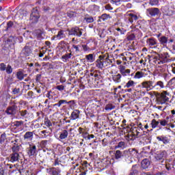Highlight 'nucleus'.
I'll list each match as a JSON object with an SVG mask.
<instances>
[{
    "label": "nucleus",
    "mask_w": 175,
    "mask_h": 175,
    "mask_svg": "<svg viewBox=\"0 0 175 175\" xmlns=\"http://www.w3.org/2000/svg\"><path fill=\"white\" fill-rule=\"evenodd\" d=\"M146 14L148 17H158L157 20H159L161 13L158 8H150L146 10Z\"/></svg>",
    "instance_id": "1"
},
{
    "label": "nucleus",
    "mask_w": 175,
    "mask_h": 175,
    "mask_svg": "<svg viewBox=\"0 0 175 175\" xmlns=\"http://www.w3.org/2000/svg\"><path fill=\"white\" fill-rule=\"evenodd\" d=\"M17 40L16 36H10L5 41V47L8 50H14V44Z\"/></svg>",
    "instance_id": "2"
},
{
    "label": "nucleus",
    "mask_w": 175,
    "mask_h": 175,
    "mask_svg": "<svg viewBox=\"0 0 175 175\" xmlns=\"http://www.w3.org/2000/svg\"><path fill=\"white\" fill-rule=\"evenodd\" d=\"M169 53H164L159 55V57H154V62L157 64L158 65H161V64H166L169 61Z\"/></svg>",
    "instance_id": "3"
},
{
    "label": "nucleus",
    "mask_w": 175,
    "mask_h": 175,
    "mask_svg": "<svg viewBox=\"0 0 175 175\" xmlns=\"http://www.w3.org/2000/svg\"><path fill=\"white\" fill-rule=\"evenodd\" d=\"M39 18H40L39 10H38V8H33L30 15V21H31V23L35 24L36 23H38V21H39Z\"/></svg>",
    "instance_id": "4"
},
{
    "label": "nucleus",
    "mask_w": 175,
    "mask_h": 175,
    "mask_svg": "<svg viewBox=\"0 0 175 175\" xmlns=\"http://www.w3.org/2000/svg\"><path fill=\"white\" fill-rule=\"evenodd\" d=\"M169 92L164 91L161 94L160 96L157 97V102L160 105H165L167 102H169Z\"/></svg>",
    "instance_id": "5"
},
{
    "label": "nucleus",
    "mask_w": 175,
    "mask_h": 175,
    "mask_svg": "<svg viewBox=\"0 0 175 175\" xmlns=\"http://www.w3.org/2000/svg\"><path fill=\"white\" fill-rule=\"evenodd\" d=\"M154 81H144L141 83L142 88H145L146 91H151L154 90Z\"/></svg>",
    "instance_id": "6"
},
{
    "label": "nucleus",
    "mask_w": 175,
    "mask_h": 175,
    "mask_svg": "<svg viewBox=\"0 0 175 175\" xmlns=\"http://www.w3.org/2000/svg\"><path fill=\"white\" fill-rule=\"evenodd\" d=\"M83 29H80L79 27H72L69 31L70 35H73L74 36H77L78 38H80L81 35H83Z\"/></svg>",
    "instance_id": "7"
},
{
    "label": "nucleus",
    "mask_w": 175,
    "mask_h": 175,
    "mask_svg": "<svg viewBox=\"0 0 175 175\" xmlns=\"http://www.w3.org/2000/svg\"><path fill=\"white\" fill-rule=\"evenodd\" d=\"M166 155H167L166 150H161L156 153L154 158L157 161H161V163H163V161H165V159L166 158Z\"/></svg>",
    "instance_id": "8"
},
{
    "label": "nucleus",
    "mask_w": 175,
    "mask_h": 175,
    "mask_svg": "<svg viewBox=\"0 0 175 175\" xmlns=\"http://www.w3.org/2000/svg\"><path fill=\"white\" fill-rule=\"evenodd\" d=\"M18 107L16 105H13L11 106L8 107L7 109L5 110L6 114L8 116H16L17 114V109Z\"/></svg>",
    "instance_id": "9"
},
{
    "label": "nucleus",
    "mask_w": 175,
    "mask_h": 175,
    "mask_svg": "<svg viewBox=\"0 0 175 175\" xmlns=\"http://www.w3.org/2000/svg\"><path fill=\"white\" fill-rule=\"evenodd\" d=\"M36 145H29V147L27 148V155L29 157H35L36 155Z\"/></svg>",
    "instance_id": "10"
},
{
    "label": "nucleus",
    "mask_w": 175,
    "mask_h": 175,
    "mask_svg": "<svg viewBox=\"0 0 175 175\" xmlns=\"http://www.w3.org/2000/svg\"><path fill=\"white\" fill-rule=\"evenodd\" d=\"M141 131L140 129H137V127L131 128L130 136L131 137H140L142 136Z\"/></svg>",
    "instance_id": "11"
},
{
    "label": "nucleus",
    "mask_w": 175,
    "mask_h": 175,
    "mask_svg": "<svg viewBox=\"0 0 175 175\" xmlns=\"http://www.w3.org/2000/svg\"><path fill=\"white\" fill-rule=\"evenodd\" d=\"M20 159V154L18 152H12L10 155V162L14 163V162H18Z\"/></svg>",
    "instance_id": "12"
},
{
    "label": "nucleus",
    "mask_w": 175,
    "mask_h": 175,
    "mask_svg": "<svg viewBox=\"0 0 175 175\" xmlns=\"http://www.w3.org/2000/svg\"><path fill=\"white\" fill-rule=\"evenodd\" d=\"M29 116V112L27 109L19 111L17 114L18 118L20 120H24V118H27Z\"/></svg>",
    "instance_id": "13"
},
{
    "label": "nucleus",
    "mask_w": 175,
    "mask_h": 175,
    "mask_svg": "<svg viewBox=\"0 0 175 175\" xmlns=\"http://www.w3.org/2000/svg\"><path fill=\"white\" fill-rule=\"evenodd\" d=\"M121 76L123 77H126L128 76H131V70L129 69H126L125 68V66H122L120 68V70H119Z\"/></svg>",
    "instance_id": "14"
},
{
    "label": "nucleus",
    "mask_w": 175,
    "mask_h": 175,
    "mask_svg": "<svg viewBox=\"0 0 175 175\" xmlns=\"http://www.w3.org/2000/svg\"><path fill=\"white\" fill-rule=\"evenodd\" d=\"M158 142H162L163 144H169L170 139L166 135H159L157 137Z\"/></svg>",
    "instance_id": "15"
},
{
    "label": "nucleus",
    "mask_w": 175,
    "mask_h": 175,
    "mask_svg": "<svg viewBox=\"0 0 175 175\" xmlns=\"http://www.w3.org/2000/svg\"><path fill=\"white\" fill-rule=\"evenodd\" d=\"M65 33L63 30H60L58 31L57 34L54 36L52 39L55 40H61V39H64L66 38Z\"/></svg>",
    "instance_id": "16"
},
{
    "label": "nucleus",
    "mask_w": 175,
    "mask_h": 175,
    "mask_svg": "<svg viewBox=\"0 0 175 175\" xmlns=\"http://www.w3.org/2000/svg\"><path fill=\"white\" fill-rule=\"evenodd\" d=\"M127 16H128L129 21L131 24H135V23H136V21H137V18H139L137 17V15L133 14V13L127 14Z\"/></svg>",
    "instance_id": "17"
},
{
    "label": "nucleus",
    "mask_w": 175,
    "mask_h": 175,
    "mask_svg": "<svg viewBox=\"0 0 175 175\" xmlns=\"http://www.w3.org/2000/svg\"><path fill=\"white\" fill-rule=\"evenodd\" d=\"M47 173L51 175H61V170L55 167L48 168Z\"/></svg>",
    "instance_id": "18"
},
{
    "label": "nucleus",
    "mask_w": 175,
    "mask_h": 175,
    "mask_svg": "<svg viewBox=\"0 0 175 175\" xmlns=\"http://www.w3.org/2000/svg\"><path fill=\"white\" fill-rule=\"evenodd\" d=\"M35 35L38 40L44 39V31L41 29L36 30Z\"/></svg>",
    "instance_id": "19"
},
{
    "label": "nucleus",
    "mask_w": 175,
    "mask_h": 175,
    "mask_svg": "<svg viewBox=\"0 0 175 175\" xmlns=\"http://www.w3.org/2000/svg\"><path fill=\"white\" fill-rule=\"evenodd\" d=\"M133 33H131L127 36L128 40H133L136 38V36H139L137 33H140V30L139 29H136L133 30Z\"/></svg>",
    "instance_id": "20"
},
{
    "label": "nucleus",
    "mask_w": 175,
    "mask_h": 175,
    "mask_svg": "<svg viewBox=\"0 0 175 175\" xmlns=\"http://www.w3.org/2000/svg\"><path fill=\"white\" fill-rule=\"evenodd\" d=\"M165 88V83H163V81H159L157 82H154V90H162Z\"/></svg>",
    "instance_id": "21"
},
{
    "label": "nucleus",
    "mask_w": 175,
    "mask_h": 175,
    "mask_svg": "<svg viewBox=\"0 0 175 175\" xmlns=\"http://www.w3.org/2000/svg\"><path fill=\"white\" fill-rule=\"evenodd\" d=\"M139 174V165H133L130 170L129 175H137Z\"/></svg>",
    "instance_id": "22"
},
{
    "label": "nucleus",
    "mask_w": 175,
    "mask_h": 175,
    "mask_svg": "<svg viewBox=\"0 0 175 175\" xmlns=\"http://www.w3.org/2000/svg\"><path fill=\"white\" fill-rule=\"evenodd\" d=\"M80 118V111L79 109H75L71 113L70 117V120H75Z\"/></svg>",
    "instance_id": "23"
},
{
    "label": "nucleus",
    "mask_w": 175,
    "mask_h": 175,
    "mask_svg": "<svg viewBox=\"0 0 175 175\" xmlns=\"http://www.w3.org/2000/svg\"><path fill=\"white\" fill-rule=\"evenodd\" d=\"M150 165H151V161H150V159H144L141 163L142 169H148Z\"/></svg>",
    "instance_id": "24"
},
{
    "label": "nucleus",
    "mask_w": 175,
    "mask_h": 175,
    "mask_svg": "<svg viewBox=\"0 0 175 175\" xmlns=\"http://www.w3.org/2000/svg\"><path fill=\"white\" fill-rule=\"evenodd\" d=\"M32 53V50L31 49V46L26 45L22 50V53H23L25 57H29V54Z\"/></svg>",
    "instance_id": "25"
},
{
    "label": "nucleus",
    "mask_w": 175,
    "mask_h": 175,
    "mask_svg": "<svg viewBox=\"0 0 175 175\" xmlns=\"http://www.w3.org/2000/svg\"><path fill=\"white\" fill-rule=\"evenodd\" d=\"M146 43L149 47L155 46H157V40L154 38H147Z\"/></svg>",
    "instance_id": "26"
},
{
    "label": "nucleus",
    "mask_w": 175,
    "mask_h": 175,
    "mask_svg": "<svg viewBox=\"0 0 175 175\" xmlns=\"http://www.w3.org/2000/svg\"><path fill=\"white\" fill-rule=\"evenodd\" d=\"M27 75H24V72L21 70H19L16 72V79H18V80H20V81L24 80V77H25Z\"/></svg>",
    "instance_id": "27"
},
{
    "label": "nucleus",
    "mask_w": 175,
    "mask_h": 175,
    "mask_svg": "<svg viewBox=\"0 0 175 175\" xmlns=\"http://www.w3.org/2000/svg\"><path fill=\"white\" fill-rule=\"evenodd\" d=\"M68 135L69 133H68V131L62 130L60 133L59 138L60 139V140H64L68 137Z\"/></svg>",
    "instance_id": "28"
},
{
    "label": "nucleus",
    "mask_w": 175,
    "mask_h": 175,
    "mask_svg": "<svg viewBox=\"0 0 175 175\" xmlns=\"http://www.w3.org/2000/svg\"><path fill=\"white\" fill-rule=\"evenodd\" d=\"M159 41L160 42L161 44H163V46H167L168 39L166 36H161L159 38Z\"/></svg>",
    "instance_id": "29"
},
{
    "label": "nucleus",
    "mask_w": 175,
    "mask_h": 175,
    "mask_svg": "<svg viewBox=\"0 0 175 175\" xmlns=\"http://www.w3.org/2000/svg\"><path fill=\"white\" fill-rule=\"evenodd\" d=\"M70 58H72V53H66L64 55H63L62 57V60L64 61V62H68V61H69V59H70Z\"/></svg>",
    "instance_id": "30"
},
{
    "label": "nucleus",
    "mask_w": 175,
    "mask_h": 175,
    "mask_svg": "<svg viewBox=\"0 0 175 175\" xmlns=\"http://www.w3.org/2000/svg\"><path fill=\"white\" fill-rule=\"evenodd\" d=\"M83 20H84V21L88 23V24H90L91 23H94V17H92V16H91L88 14L85 16Z\"/></svg>",
    "instance_id": "31"
},
{
    "label": "nucleus",
    "mask_w": 175,
    "mask_h": 175,
    "mask_svg": "<svg viewBox=\"0 0 175 175\" xmlns=\"http://www.w3.org/2000/svg\"><path fill=\"white\" fill-rule=\"evenodd\" d=\"M121 74H118L116 75H113L112 77V80L115 81V83H120L121 82V78H122Z\"/></svg>",
    "instance_id": "32"
},
{
    "label": "nucleus",
    "mask_w": 175,
    "mask_h": 175,
    "mask_svg": "<svg viewBox=\"0 0 175 175\" xmlns=\"http://www.w3.org/2000/svg\"><path fill=\"white\" fill-rule=\"evenodd\" d=\"M85 58L88 62H94L95 61V54H89L85 55Z\"/></svg>",
    "instance_id": "33"
},
{
    "label": "nucleus",
    "mask_w": 175,
    "mask_h": 175,
    "mask_svg": "<svg viewBox=\"0 0 175 175\" xmlns=\"http://www.w3.org/2000/svg\"><path fill=\"white\" fill-rule=\"evenodd\" d=\"M65 104H68V101L66 100H59L57 103L53 105V107H55V106H57V107H61L62 105Z\"/></svg>",
    "instance_id": "34"
},
{
    "label": "nucleus",
    "mask_w": 175,
    "mask_h": 175,
    "mask_svg": "<svg viewBox=\"0 0 175 175\" xmlns=\"http://www.w3.org/2000/svg\"><path fill=\"white\" fill-rule=\"evenodd\" d=\"M144 77V72L142 71H137L133 77V79H142Z\"/></svg>",
    "instance_id": "35"
},
{
    "label": "nucleus",
    "mask_w": 175,
    "mask_h": 175,
    "mask_svg": "<svg viewBox=\"0 0 175 175\" xmlns=\"http://www.w3.org/2000/svg\"><path fill=\"white\" fill-rule=\"evenodd\" d=\"M135 87V81L130 80L124 85V88H133Z\"/></svg>",
    "instance_id": "36"
},
{
    "label": "nucleus",
    "mask_w": 175,
    "mask_h": 175,
    "mask_svg": "<svg viewBox=\"0 0 175 175\" xmlns=\"http://www.w3.org/2000/svg\"><path fill=\"white\" fill-rule=\"evenodd\" d=\"M94 64H95V66H96V68H98V69H103V62H102L100 60H96Z\"/></svg>",
    "instance_id": "37"
},
{
    "label": "nucleus",
    "mask_w": 175,
    "mask_h": 175,
    "mask_svg": "<svg viewBox=\"0 0 175 175\" xmlns=\"http://www.w3.org/2000/svg\"><path fill=\"white\" fill-rule=\"evenodd\" d=\"M33 137V133L31 131H27L24 135V139H32Z\"/></svg>",
    "instance_id": "38"
},
{
    "label": "nucleus",
    "mask_w": 175,
    "mask_h": 175,
    "mask_svg": "<svg viewBox=\"0 0 175 175\" xmlns=\"http://www.w3.org/2000/svg\"><path fill=\"white\" fill-rule=\"evenodd\" d=\"M123 157V152L120 150H116L115 152V158L116 159H120V158H122Z\"/></svg>",
    "instance_id": "39"
},
{
    "label": "nucleus",
    "mask_w": 175,
    "mask_h": 175,
    "mask_svg": "<svg viewBox=\"0 0 175 175\" xmlns=\"http://www.w3.org/2000/svg\"><path fill=\"white\" fill-rule=\"evenodd\" d=\"M5 70L7 75H12V73H13V68L12 67V66H10V64H8Z\"/></svg>",
    "instance_id": "40"
},
{
    "label": "nucleus",
    "mask_w": 175,
    "mask_h": 175,
    "mask_svg": "<svg viewBox=\"0 0 175 175\" xmlns=\"http://www.w3.org/2000/svg\"><path fill=\"white\" fill-rule=\"evenodd\" d=\"M43 10L44 13H49V14H51L53 13V12H54V10L49 6H44Z\"/></svg>",
    "instance_id": "41"
},
{
    "label": "nucleus",
    "mask_w": 175,
    "mask_h": 175,
    "mask_svg": "<svg viewBox=\"0 0 175 175\" xmlns=\"http://www.w3.org/2000/svg\"><path fill=\"white\" fill-rule=\"evenodd\" d=\"M123 157L126 159H129V158H131L132 156L131 155V152H129V150H124L123 151Z\"/></svg>",
    "instance_id": "42"
},
{
    "label": "nucleus",
    "mask_w": 175,
    "mask_h": 175,
    "mask_svg": "<svg viewBox=\"0 0 175 175\" xmlns=\"http://www.w3.org/2000/svg\"><path fill=\"white\" fill-rule=\"evenodd\" d=\"M105 110H107V111H109L110 110H113L114 109H116V106L113 105V104H107L106 105L105 107Z\"/></svg>",
    "instance_id": "43"
},
{
    "label": "nucleus",
    "mask_w": 175,
    "mask_h": 175,
    "mask_svg": "<svg viewBox=\"0 0 175 175\" xmlns=\"http://www.w3.org/2000/svg\"><path fill=\"white\" fill-rule=\"evenodd\" d=\"M149 5L150 6H158L159 5V0H149Z\"/></svg>",
    "instance_id": "44"
},
{
    "label": "nucleus",
    "mask_w": 175,
    "mask_h": 175,
    "mask_svg": "<svg viewBox=\"0 0 175 175\" xmlns=\"http://www.w3.org/2000/svg\"><path fill=\"white\" fill-rule=\"evenodd\" d=\"M12 152H18L20 151V146L14 144V146L12 148Z\"/></svg>",
    "instance_id": "45"
},
{
    "label": "nucleus",
    "mask_w": 175,
    "mask_h": 175,
    "mask_svg": "<svg viewBox=\"0 0 175 175\" xmlns=\"http://www.w3.org/2000/svg\"><path fill=\"white\" fill-rule=\"evenodd\" d=\"M152 128L154 129V128H157L158 125H159V122L157 121L155 119L152 120L151 122Z\"/></svg>",
    "instance_id": "46"
},
{
    "label": "nucleus",
    "mask_w": 175,
    "mask_h": 175,
    "mask_svg": "<svg viewBox=\"0 0 175 175\" xmlns=\"http://www.w3.org/2000/svg\"><path fill=\"white\" fill-rule=\"evenodd\" d=\"M129 152H130V155L131 157H135V155H137V150L135 148H130L129 149Z\"/></svg>",
    "instance_id": "47"
},
{
    "label": "nucleus",
    "mask_w": 175,
    "mask_h": 175,
    "mask_svg": "<svg viewBox=\"0 0 175 175\" xmlns=\"http://www.w3.org/2000/svg\"><path fill=\"white\" fill-rule=\"evenodd\" d=\"M116 29L118 32V35H124V33L126 32V30L124 29V28L118 27Z\"/></svg>",
    "instance_id": "48"
},
{
    "label": "nucleus",
    "mask_w": 175,
    "mask_h": 175,
    "mask_svg": "<svg viewBox=\"0 0 175 175\" xmlns=\"http://www.w3.org/2000/svg\"><path fill=\"white\" fill-rule=\"evenodd\" d=\"M76 12L73 11H69L67 12V16L69 17V18H75L76 17Z\"/></svg>",
    "instance_id": "49"
},
{
    "label": "nucleus",
    "mask_w": 175,
    "mask_h": 175,
    "mask_svg": "<svg viewBox=\"0 0 175 175\" xmlns=\"http://www.w3.org/2000/svg\"><path fill=\"white\" fill-rule=\"evenodd\" d=\"M41 137H42L43 139H46V137H47V136H49V132H47V131L44 130V131H40V133Z\"/></svg>",
    "instance_id": "50"
},
{
    "label": "nucleus",
    "mask_w": 175,
    "mask_h": 175,
    "mask_svg": "<svg viewBox=\"0 0 175 175\" xmlns=\"http://www.w3.org/2000/svg\"><path fill=\"white\" fill-rule=\"evenodd\" d=\"M146 136V139L148 140V142H149V143H151V136H150V134H148V133L147 131H143V134H142V136Z\"/></svg>",
    "instance_id": "51"
},
{
    "label": "nucleus",
    "mask_w": 175,
    "mask_h": 175,
    "mask_svg": "<svg viewBox=\"0 0 175 175\" xmlns=\"http://www.w3.org/2000/svg\"><path fill=\"white\" fill-rule=\"evenodd\" d=\"M21 125H24V121L23 120L16 121L14 122V126H16V128L21 126Z\"/></svg>",
    "instance_id": "52"
},
{
    "label": "nucleus",
    "mask_w": 175,
    "mask_h": 175,
    "mask_svg": "<svg viewBox=\"0 0 175 175\" xmlns=\"http://www.w3.org/2000/svg\"><path fill=\"white\" fill-rule=\"evenodd\" d=\"M125 148V142H120L118 144V146L115 147V148Z\"/></svg>",
    "instance_id": "53"
},
{
    "label": "nucleus",
    "mask_w": 175,
    "mask_h": 175,
    "mask_svg": "<svg viewBox=\"0 0 175 175\" xmlns=\"http://www.w3.org/2000/svg\"><path fill=\"white\" fill-rule=\"evenodd\" d=\"M44 125H46V126H48V127L53 126V124L51 123V121H50V120L49 119H45Z\"/></svg>",
    "instance_id": "54"
},
{
    "label": "nucleus",
    "mask_w": 175,
    "mask_h": 175,
    "mask_svg": "<svg viewBox=\"0 0 175 175\" xmlns=\"http://www.w3.org/2000/svg\"><path fill=\"white\" fill-rule=\"evenodd\" d=\"M7 66H6V64H5V63H1L0 64V70H1V72H5Z\"/></svg>",
    "instance_id": "55"
},
{
    "label": "nucleus",
    "mask_w": 175,
    "mask_h": 175,
    "mask_svg": "<svg viewBox=\"0 0 175 175\" xmlns=\"http://www.w3.org/2000/svg\"><path fill=\"white\" fill-rule=\"evenodd\" d=\"M167 120L165 119L159 120L160 125L162 126H166V125H167Z\"/></svg>",
    "instance_id": "56"
},
{
    "label": "nucleus",
    "mask_w": 175,
    "mask_h": 175,
    "mask_svg": "<svg viewBox=\"0 0 175 175\" xmlns=\"http://www.w3.org/2000/svg\"><path fill=\"white\" fill-rule=\"evenodd\" d=\"M111 2L114 5H116V6H120V5H121V2H122V0H111Z\"/></svg>",
    "instance_id": "57"
},
{
    "label": "nucleus",
    "mask_w": 175,
    "mask_h": 175,
    "mask_svg": "<svg viewBox=\"0 0 175 175\" xmlns=\"http://www.w3.org/2000/svg\"><path fill=\"white\" fill-rule=\"evenodd\" d=\"M168 85H170V87H174V85H175V78H173V79H172L171 80L169 81Z\"/></svg>",
    "instance_id": "58"
},
{
    "label": "nucleus",
    "mask_w": 175,
    "mask_h": 175,
    "mask_svg": "<svg viewBox=\"0 0 175 175\" xmlns=\"http://www.w3.org/2000/svg\"><path fill=\"white\" fill-rule=\"evenodd\" d=\"M88 132H86V131H83V133H82V135H81V136H82V137L83 138V139H88V140H90V137H88Z\"/></svg>",
    "instance_id": "59"
},
{
    "label": "nucleus",
    "mask_w": 175,
    "mask_h": 175,
    "mask_svg": "<svg viewBox=\"0 0 175 175\" xmlns=\"http://www.w3.org/2000/svg\"><path fill=\"white\" fill-rule=\"evenodd\" d=\"M12 27H13V22L9 21L7 23V27L5 29V31H9V29H10V28H12Z\"/></svg>",
    "instance_id": "60"
},
{
    "label": "nucleus",
    "mask_w": 175,
    "mask_h": 175,
    "mask_svg": "<svg viewBox=\"0 0 175 175\" xmlns=\"http://www.w3.org/2000/svg\"><path fill=\"white\" fill-rule=\"evenodd\" d=\"M55 88L56 90H58V91H64V90H65V86H64L63 85H60L56 86Z\"/></svg>",
    "instance_id": "61"
},
{
    "label": "nucleus",
    "mask_w": 175,
    "mask_h": 175,
    "mask_svg": "<svg viewBox=\"0 0 175 175\" xmlns=\"http://www.w3.org/2000/svg\"><path fill=\"white\" fill-rule=\"evenodd\" d=\"M163 10H165V13H166L167 16H170V12H169V8L167 6L163 7Z\"/></svg>",
    "instance_id": "62"
},
{
    "label": "nucleus",
    "mask_w": 175,
    "mask_h": 175,
    "mask_svg": "<svg viewBox=\"0 0 175 175\" xmlns=\"http://www.w3.org/2000/svg\"><path fill=\"white\" fill-rule=\"evenodd\" d=\"M32 96H33V92H32V91L28 92L27 98L31 99V98H32Z\"/></svg>",
    "instance_id": "63"
},
{
    "label": "nucleus",
    "mask_w": 175,
    "mask_h": 175,
    "mask_svg": "<svg viewBox=\"0 0 175 175\" xmlns=\"http://www.w3.org/2000/svg\"><path fill=\"white\" fill-rule=\"evenodd\" d=\"M20 92V88H14L12 90V93L14 94V95H16L17 94H18Z\"/></svg>",
    "instance_id": "64"
}]
</instances>
